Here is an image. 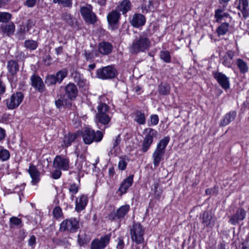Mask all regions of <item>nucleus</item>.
<instances>
[{
	"instance_id": "obj_1",
	"label": "nucleus",
	"mask_w": 249,
	"mask_h": 249,
	"mask_svg": "<svg viewBox=\"0 0 249 249\" xmlns=\"http://www.w3.org/2000/svg\"><path fill=\"white\" fill-rule=\"evenodd\" d=\"M151 46V42L147 35L143 33L133 40L128 50L131 54H136L140 52H144L148 50Z\"/></svg>"
},
{
	"instance_id": "obj_2",
	"label": "nucleus",
	"mask_w": 249,
	"mask_h": 249,
	"mask_svg": "<svg viewBox=\"0 0 249 249\" xmlns=\"http://www.w3.org/2000/svg\"><path fill=\"white\" fill-rule=\"evenodd\" d=\"M169 141L170 138L169 137H165L160 140L158 143L156 148L152 154L153 164L155 167H158L160 161L163 160L165 148Z\"/></svg>"
},
{
	"instance_id": "obj_3",
	"label": "nucleus",
	"mask_w": 249,
	"mask_h": 249,
	"mask_svg": "<svg viewBox=\"0 0 249 249\" xmlns=\"http://www.w3.org/2000/svg\"><path fill=\"white\" fill-rule=\"evenodd\" d=\"M81 136L86 144H90L93 142H98L101 141L103 133L100 130L95 132L90 128L86 127L82 131Z\"/></svg>"
},
{
	"instance_id": "obj_4",
	"label": "nucleus",
	"mask_w": 249,
	"mask_h": 249,
	"mask_svg": "<svg viewBox=\"0 0 249 249\" xmlns=\"http://www.w3.org/2000/svg\"><path fill=\"white\" fill-rule=\"evenodd\" d=\"M79 228V220L74 217H71L64 220L60 223L59 231L61 232L75 233Z\"/></svg>"
},
{
	"instance_id": "obj_5",
	"label": "nucleus",
	"mask_w": 249,
	"mask_h": 249,
	"mask_svg": "<svg viewBox=\"0 0 249 249\" xmlns=\"http://www.w3.org/2000/svg\"><path fill=\"white\" fill-rule=\"evenodd\" d=\"M131 238L137 244H141L144 241V229L139 223H134L130 228Z\"/></svg>"
},
{
	"instance_id": "obj_6",
	"label": "nucleus",
	"mask_w": 249,
	"mask_h": 249,
	"mask_svg": "<svg viewBox=\"0 0 249 249\" xmlns=\"http://www.w3.org/2000/svg\"><path fill=\"white\" fill-rule=\"evenodd\" d=\"M144 131L146 134L143 138L141 150L146 153L149 149L153 142V139L156 137L158 133L156 130L151 128H146Z\"/></svg>"
},
{
	"instance_id": "obj_7",
	"label": "nucleus",
	"mask_w": 249,
	"mask_h": 249,
	"mask_svg": "<svg viewBox=\"0 0 249 249\" xmlns=\"http://www.w3.org/2000/svg\"><path fill=\"white\" fill-rule=\"evenodd\" d=\"M117 74V70L112 66L104 67L96 71L97 77L103 80L113 79Z\"/></svg>"
},
{
	"instance_id": "obj_8",
	"label": "nucleus",
	"mask_w": 249,
	"mask_h": 249,
	"mask_svg": "<svg viewBox=\"0 0 249 249\" xmlns=\"http://www.w3.org/2000/svg\"><path fill=\"white\" fill-rule=\"evenodd\" d=\"M24 97V94L22 92L14 93L9 98L5 101L7 107L11 110L17 108L22 103Z\"/></svg>"
},
{
	"instance_id": "obj_9",
	"label": "nucleus",
	"mask_w": 249,
	"mask_h": 249,
	"mask_svg": "<svg viewBox=\"0 0 249 249\" xmlns=\"http://www.w3.org/2000/svg\"><path fill=\"white\" fill-rule=\"evenodd\" d=\"M80 12L87 23L94 24L97 21V17L92 12V7L90 5L82 7L80 9Z\"/></svg>"
},
{
	"instance_id": "obj_10",
	"label": "nucleus",
	"mask_w": 249,
	"mask_h": 249,
	"mask_svg": "<svg viewBox=\"0 0 249 249\" xmlns=\"http://www.w3.org/2000/svg\"><path fill=\"white\" fill-rule=\"evenodd\" d=\"M111 233L106 234L101 237L99 239L93 240L90 245V249H103L105 248L109 243L111 238Z\"/></svg>"
},
{
	"instance_id": "obj_11",
	"label": "nucleus",
	"mask_w": 249,
	"mask_h": 249,
	"mask_svg": "<svg viewBox=\"0 0 249 249\" xmlns=\"http://www.w3.org/2000/svg\"><path fill=\"white\" fill-rule=\"evenodd\" d=\"M130 209L129 205H124L118 208L116 212H111L108 215V219L110 220L116 221L117 219L121 220L124 218L127 214Z\"/></svg>"
},
{
	"instance_id": "obj_12",
	"label": "nucleus",
	"mask_w": 249,
	"mask_h": 249,
	"mask_svg": "<svg viewBox=\"0 0 249 249\" xmlns=\"http://www.w3.org/2000/svg\"><path fill=\"white\" fill-rule=\"evenodd\" d=\"M53 166L56 169L67 171L70 168V160L67 158L57 155L53 160Z\"/></svg>"
},
{
	"instance_id": "obj_13",
	"label": "nucleus",
	"mask_w": 249,
	"mask_h": 249,
	"mask_svg": "<svg viewBox=\"0 0 249 249\" xmlns=\"http://www.w3.org/2000/svg\"><path fill=\"white\" fill-rule=\"evenodd\" d=\"M121 14L117 10H113L109 12L107 16V22L112 30H116L118 28L119 21Z\"/></svg>"
},
{
	"instance_id": "obj_14",
	"label": "nucleus",
	"mask_w": 249,
	"mask_h": 249,
	"mask_svg": "<svg viewBox=\"0 0 249 249\" xmlns=\"http://www.w3.org/2000/svg\"><path fill=\"white\" fill-rule=\"evenodd\" d=\"M200 218L204 228H213L215 223L213 215L210 211H206L200 214Z\"/></svg>"
},
{
	"instance_id": "obj_15",
	"label": "nucleus",
	"mask_w": 249,
	"mask_h": 249,
	"mask_svg": "<svg viewBox=\"0 0 249 249\" xmlns=\"http://www.w3.org/2000/svg\"><path fill=\"white\" fill-rule=\"evenodd\" d=\"M213 75L223 89H229L230 82L229 78L226 75L222 72L213 71Z\"/></svg>"
},
{
	"instance_id": "obj_16",
	"label": "nucleus",
	"mask_w": 249,
	"mask_h": 249,
	"mask_svg": "<svg viewBox=\"0 0 249 249\" xmlns=\"http://www.w3.org/2000/svg\"><path fill=\"white\" fill-rule=\"evenodd\" d=\"M65 97L70 101L74 100L77 96L78 89L73 83H69L65 88Z\"/></svg>"
},
{
	"instance_id": "obj_17",
	"label": "nucleus",
	"mask_w": 249,
	"mask_h": 249,
	"mask_svg": "<svg viewBox=\"0 0 249 249\" xmlns=\"http://www.w3.org/2000/svg\"><path fill=\"white\" fill-rule=\"evenodd\" d=\"M31 85L36 90L40 92H43L45 90V85L41 78L35 74L32 75L30 78Z\"/></svg>"
},
{
	"instance_id": "obj_18",
	"label": "nucleus",
	"mask_w": 249,
	"mask_h": 249,
	"mask_svg": "<svg viewBox=\"0 0 249 249\" xmlns=\"http://www.w3.org/2000/svg\"><path fill=\"white\" fill-rule=\"evenodd\" d=\"M246 212L244 209L241 208H238L235 213L230 216L229 222L232 225H236L239 221L245 219Z\"/></svg>"
},
{
	"instance_id": "obj_19",
	"label": "nucleus",
	"mask_w": 249,
	"mask_h": 249,
	"mask_svg": "<svg viewBox=\"0 0 249 249\" xmlns=\"http://www.w3.org/2000/svg\"><path fill=\"white\" fill-rule=\"evenodd\" d=\"M145 21V18L143 15L135 14L130 20V23L133 27L138 28L144 25Z\"/></svg>"
},
{
	"instance_id": "obj_20",
	"label": "nucleus",
	"mask_w": 249,
	"mask_h": 249,
	"mask_svg": "<svg viewBox=\"0 0 249 249\" xmlns=\"http://www.w3.org/2000/svg\"><path fill=\"white\" fill-rule=\"evenodd\" d=\"M28 173L32 178V183L33 185H35L39 182L40 173L36 166L31 164L28 169Z\"/></svg>"
},
{
	"instance_id": "obj_21",
	"label": "nucleus",
	"mask_w": 249,
	"mask_h": 249,
	"mask_svg": "<svg viewBox=\"0 0 249 249\" xmlns=\"http://www.w3.org/2000/svg\"><path fill=\"white\" fill-rule=\"evenodd\" d=\"M133 175H129L121 183L118 189L121 195L125 193L127 189L132 185L133 182Z\"/></svg>"
},
{
	"instance_id": "obj_22",
	"label": "nucleus",
	"mask_w": 249,
	"mask_h": 249,
	"mask_svg": "<svg viewBox=\"0 0 249 249\" xmlns=\"http://www.w3.org/2000/svg\"><path fill=\"white\" fill-rule=\"evenodd\" d=\"M55 105L58 109L62 107H69L71 106V102L65 97L64 94H60L58 96V99L55 101Z\"/></svg>"
},
{
	"instance_id": "obj_23",
	"label": "nucleus",
	"mask_w": 249,
	"mask_h": 249,
	"mask_svg": "<svg viewBox=\"0 0 249 249\" xmlns=\"http://www.w3.org/2000/svg\"><path fill=\"white\" fill-rule=\"evenodd\" d=\"M236 116V112L231 111L225 114L220 123V126H225L233 121Z\"/></svg>"
},
{
	"instance_id": "obj_24",
	"label": "nucleus",
	"mask_w": 249,
	"mask_h": 249,
	"mask_svg": "<svg viewBox=\"0 0 249 249\" xmlns=\"http://www.w3.org/2000/svg\"><path fill=\"white\" fill-rule=\"evenodd\" d=\"M7 68L8 72L12 76H15L19 71V66L15 60H9L7 62Z\"/></svg>"
},
{
	"instance_id": "obj_25",
	"label": "nucleus",
	"mask_w": 249,
	"mask_h": 249,
	"mask_svg": "<svg viewBox=\"0 0 249 249\" xmlns=\"http://www.w3.org/2000/svg\"><path fill=\"white\" fill-rule=\"evenodd\" d=\"M112 50V45L107 42H101L98 45V51L103 55H107L111 53Z\"/></svg>"
},
{
	"instance_id": "obj_26",
	"label": "nucleus",
	"mask_w": 249,
	"mask_h": 249,
	"mask_svg": "<svg viewBox=\"0 0 249 249\" xmlns=\"http://www.w3.org/2000/svg\"><path fill=\"white\" fill-rule=\"evenodd\" d=\"M71 76L73 81L78 85L79 88L84 87L87 83V80L84 78L83 75L77 71H74L71 73Z\"/></svg>"
},
{
	"instance_id": "obj_27",
	"label": "nucleus",
	"mask_w": 249,
	"mask_h": 249,
	"mask_svg": "<svg viewBox=\"0 0 249 249\" xmlns=\"http://www.w3.org/2000/svg\"><path fill=\"white\" fill-rule=\"evenodd\" d=\"M78 134L76 133H69L66 135L63 140L62 146L63 147H68L77 139Z\"/></svg>"
},
{
	"instance_id": "obj_28",
	"label": "nucleus",
	"mask_w": 249,
	"mask_h": 249,
	"mask_svg": "<svg viewBox=\"0 0 249 249\" xmlns=\"http://www.w3.org/2000/svg\"><path fill=\"white\" fill-rule=\"evenodd\" d=\"M96 123L99 126V124L107 125L110 122L111 116L109 114H104L97 113L96 115Z\"/></svg>"
},
{
	"instance_id": "obj_29",
	"label": "nucleus",
	"mask_w": 249,
	"mask_h": 249,
	"mask_svg": "<svg viewBox=\"0 0 249 249\" xmlns=\"http://www.w3.org/2000/svg\"><path fill=\"white\" fill-rule=\"evenodd\" d=\"M88 199L87 196L82 195L79 198V201H76L75 210L80 212L83 210L87 205Z\"/></svg>"
},
{
	"instance_id": "obj_30",
	"label": "nucleus",
	"mask_w": 249,
	"mask_h": 249,
	"mask_svg": "<svg viewBox=\"0 0 249 249\" xmlns=\"http://www.w3.org/2000/svg\"><path fill=\"white\" fill-rule=\"evenodd\" d=\"M131 4L129 0H124L117 6V11L122 12L123 15L125 14L128 11L131 9Z\"/></svg>"
},
{
	"instance_id": "obj_31",
	"label": "nucleus",
	"mask_w": 249,
	"mask_h": 249,
	"mask_svg": "<svg viewBox=\"0 0 249 249\" xmlns=\"http://www.w3.org/2000/svg\"><path fill=\"white\" fill-rule=\"evenodd\" d=\"M234 56V52L231 50L228 51L223 57L222 64L227 67H231L232 63V59Z\"/></svg>"
},
{
	"instance_id": "obj_32",
	"label": "nucleus",
	"mask_w": 249,
	"mask_h": 249,
	"mask_svg": "<svg viewBox=\"0 0 249 249\" xmlns=\"http://www.w3.org/2000/svg\"><path fill=\"white\" fill-rule=\"evenodd\" d=\"M134 121L139 124H145V117L144 113L140 110H137L135 111Z\"/></svg>"
},
{
	"instance_id": "obj_33",
	"label": "nucleus",
	"mask_w": 249,
	"mask_h": 249,
	"mask_svg": "<svg viewBox=\"0 0 249 249\" xmlns=\"http://www.w3.org/2000/svg\"><path fill=\"white\" fill-rule=\"evenodd\" d=\"M229 24L224 22L219 26L216 29V33L218 36H224L227 34L229 29Z\"/></svg>"
},
{
	"instance_id": "obj_34",
	"label": "nucleus",
	"mask_w": 249,
	"mask_h": 249,
	"mask_svg": "<svg viewBox=\"0 0 249 249\" xmlns=\"http://www.w3.org/2000/svg\"><path fill=\"white\" fill-rule=\"evenodd\" d=\"M236 64L242 73H245L248 71V66L247 63L243 60L238 58L236 61Z\"/></svg>"
},
{
	"instance_id": "obj_35",
	"label": "nucleus",
	"mask_w": 249,
	"mask_h": 249,
	"mask_svg": "<svg viewBox=\"0 0 249 249\" xmlns=\"http://www.w3.org/2000/svg\"><path fill=\"white\" fill-rule=\"evenodd\" d=\"M2 32L7 36L13 35L15 31V26L13 23L11 22L8 24L1 27Z\"/></svg>"
},
{
	"instance_id": "obj_36",
	"label": "nucleus",
	"mask_w": 249,
	"mask_h": 249,
	"mask_svg": "<svg viewBox=\"0 0 249 249\" xmlns=\"http://www.w3.org/2000/svg\"><path fill=\"white\" fill-rule=\"evenodd\" d=\"M98 112L97 113H102L104 114H110V107L105 103H100L97 107Z\"/></svg>"
},
{
	"instance_id": "obj_37",
	"label": "nucleus",
	"mask_w": 249,
	"mask_h": 249,
	"mask_svg": "<svg viewBox=\"0 0 249 249\" xmlns=\"http://www.w3.org/2000/svg\"><path fill=\"white\" fill-rule=\"evenodd\" d=\"M68 74V71L66 69H63L60 71H58L56 75H55V77L56 78V80L57 81L58 83H60L62 81V80L64 79L65 77Z\"/></svg>"
},
{
	"instance_id": "obj_38",
	"label": "nucleus",
	"mask_w": 249,
	"mask_h": 249,
	"mask_svg": "<svg viewBox=\"0 0 249 249\" xmlns=\"http://www.w3.org/2000/svg\"><path fill=\"white\" fill-rule=\"evenodd\" d=\"M170 91V86L166 83L161 84L159 86V93L162 95L169 94Z\"/></svg>"
},
{
	"instance_id": "obj_39",
	"label": "nucleus",
	"mask_w": 249,
	"mask_h": 249,
	"mask_svg": "<svg viewBox=\"0 0 249 249\" xmlns=\"http://www.w3.org/2000/svg\"><path fill=\"white\" fill-rule=\"evenodd\" d=\"M36 41L33 40H26L24 42V46L30 50H34L37 47Z\"/></svg>"
},
{
	"instance_id": "obj_40",
	"label": "nucleus",
	"mask_w": 249,
	"mask_h": 249,
	"mask_svg": "<svg viewBox=\"0 0 249 249\" xmlns=\"http://www.w3.org/2000/svg\"><path fill=\"white\" fill-rule=\"evenodd\" d=\"M121 141V136L120 135H118L116 137L115 140H114L113 143V147L109 151V153L111 155H114L115 154V152L117 150V147L120 143Z\"/></svg>"
},
{
	"instance_id": "obj_41",
	"label": "nucleus",
	"mask_w": 249,
	"mask_h": 249,
	"mask_svg": "<svg viewBox=\"0 0 249 249\" xmlns=\"http://www.w3.org/2000/svg\"><path fill=\"white\" fill-rule=\"evenodd\" d=\"M53 2L61 4L64 7H71L72 4V0H53Z\"/></svg>"
},
{
	"instance_id": "obj_42",
	"label": "nucleus",
	"mask_w": 249,
	"mask_h": 249,
	"mask_svg": "<svg viewBox=\"0 0 249 249\" xmlns=\"http://www.w3.org/2000/svg\"><path fill=\"white\" fill-rule=\"evenodd\" d=\"M45 83L47 85V86H51L55 85L57 83V81L55 77V75H48L45 79Z\"/></svg>"
},
{
	"instance_id": "obj_43",
	"label": "nucleus",
	"mask_w": 249,
	"mask_h": 249,
	"mask_svg": "<svg viewBox=\"0 0 249 249\" xmlns=\"http://www.w3.org/2000/svg\"><path fill=\"white\" fill-rule=\"evenodd\" d=\"M12 17L11 14L7 12H0V20L2 22L9 21Z\"/></svg>"
},
{
	"instance_id": "obj_44",
	"label": "nucleus",
	"mask_w": 249,
	"mask_h": 249,
	"mask_svg": "<svg viewBox=\"0 0 249 249\" xmlns=\"http://www.w3.org/2000/svg\"><path fill=\"white\" fill-rule=\"evenodd\" d=\"M160 56L165 62L169 63L171 61V56L169 52L168 51H161Z\"/></svg>"
},
{
	"instance_id": "obj_45",
	"label": "nucleus",
	"mask_w": 249,
	"mask_h": 249,
	"mask_svg": "<svg viewBox=\"0 0 249 249\" xmlns=\"http://www.w3.org/2000/svg\"><path fill=\"white\" fill-rule=\"evenodd\" d=\"M10 158L9 152L6 149H1L0 150V160L2 161H5Z\"/></svg>"
},
{
	"instance_id": "obj_46",
	"label": "nucleus",
	"mask_w": 249,
	"mask_h": 249,
	"mask_svg": "<svg viewBox=\"0 0 249 249\" xmlns=\"http://www.w3.org/2000/svg\"><path fill=\"white\" fill-rule=\"evenodd\" d=\"M69 190L70 193L71 194V197L73 198L74 195L78 192L79 190V186L75 183H73L70 185Z\"/></svg>"
},
{
	"instance_id": "obj_47",
	"label": "nucleus",
	"mask_w": 249,
	"mask_h": 249,
	"mask_svg": "<svg viewBox=\"0 0 249 249\" xmlns=\"http://www.w3.org/2000/svg\"><path fill=\"white\" fill-rule=\"evenodd\" d=\"M155 191H154V196L155 198L158 199H160L161 198V195L162 193V190L161 188L159 187L158 184L155 185Z\"/></svg>"
},
{
	"instance_id": "obj_48",
	"label": "nucleus",
	"mask_w": 249,
	"mask_h": 249,
	"mask_svg": "<svg viewBox=\"0 0 249 249\" xmlns=\"http://www.w3.org/2000/svg\"><path fill=\"white\" fill-rule=\"evenodd\" d=\"M159 121V119L158 116L157 115H152L150 116V123H149L148 124V125H156L158 124Z\"/></svg>"
},
{
	"instance_id": "obj_49",
	"label": "nucleus",
	"mask_w": 249,
	"mask_h": 249,
	"mask_svg": "<svg viewBox=\"0 0 249 249\" xmlns=\"http://www.w3.org/2000/svg\"><path fill=\"white\" fill-rule=\"evenodd\" d=\"M53 215L56 218H58L63 214L62 210L60 207H55L53 210Z\"/></svg>"
},
{
	"instance_id": "obj_50",
	"label": "nucleus",
	"mask_w": 249,
	"mask_h": 249,
	"mask_svg": "<svg viewBox=\"0 0 249 249\" xmlns=\"http://www.w3.org/2000/svg\"><path fill=\"white\" fill-rule=\"evenodd\" d=\"M77 241L78 244L82 246L87 243V240L86 239V235L84 233L81 234V231L78 235Z\"/></svg>"
},
{
	"instance_id": "obj_51",
	"label": "nucleus",
	"mask_w": 249,
	"mask_h": 249,
	"mask_svg": "<svg viewBox=\"0 0 249 249\" xmlns=\"http://www.w3.org/2000/svg\"><path fill=\"white\" fill-rule=\"evenodd\" d=\"M117 244L116 245L117 249H124V242L123 237H119L117 238Z\"/></svg>"
},
{
	"instance_id": "obj_52",
	"label": "nucleus",
	"mask_w": 249,
	"mask_h": 249,
	"mask_svg": "<svg viewBox=\"0 0 249 249\" xmlns=\"http://www.w3.org/2000/svg\"><path fill=\"white\" fill-rule=\"evenodd\" d=\"M10 222L12 224L16 226H18L22 223L21 219L14 216L12 217L10 219Z\"/></svg>"
},
{
	"instance_id": "obj_53",
	"label": "nucleus",
	"mask_w": 249,
	"mask_h": 249,
	"mask_svg": "<svg viewBox=\"0 0 249 249\" xmlns=\"http://www.w3.org/2000/svg\"><path fill=\"white\" fill-rule=\"evenodd\" d=\"M63 19L65 20L69 25H73L71 17L70 14L65 13L63 15Z\"/></svg>"
},
{
	"instance_id": "obj_54",
	"label": "nucleus",
	"mask_w": 249,
	"mask_h": 249,
	"mask_svg": "<svg viewBox=\"0 0 249 249\" xmlns=\"http://www.w3.org/2000/svg\"><path fill=\"white\" fill-rule=\"evenodd\" d=\"M223 10L220 9H217L215 11L214 17L216 18L217 22H218L219 20L223 18V16L221 14Z\"/></svg>"
},
{
	"instance_id": "obj_55",
	"label": "nucleus",
	"mask_w": 249,
	"mask_h": 249,
	"mask_svg": "<svg viewBox=\"0 0 249 249\" xmlns=\"http://www.w3.org/2000/svg\"><path fill=\"white\" fill-rule=\"evenodd\" d=\"M126 162L124 159H122L119 162L118 168L120 170L122 171L124 170L126 168Z\"/></svg>"
},
{
	"instance_id": "obj_56",
	"label": "nucleus",
	"mask_w": 249,
	"mask_h": 249,
	"mask_svg": "<svg viewBox=\"0 0 249 249\" xmlns=\"http://www.w3.org/2000/svg\"><path fill=\"white\" fill-rule=\"evenodd\" d=\"M36 0H26L24 4L28 7H33L36 4Z\"/></svg>"
},
{
	"instance_id": "obj_57",
	"label": "nucleus",
	"mask_w": 249,
	"mask_h": 249,
	"mask_svg": "<svg viewBox=\"0 0 249 249\" xmlns=\"http://www.w3.org/2000/svg\"><path fill=\"white\" fill-rule=\"evenodd\" d=\"M61 171L59 169L55 170L52 173V177L54 179L59 178L61 175Z\"/></svg>"
},
{
	"instance_id": "obj_58",
	"label": "nucleus",
	"mask_w": 249,
	"mask_h": 249,
	"mask_svg": "<svg viewBox=\"0 0 249 249\" xmlns=\"http://www.w3.org/2000/svg\"><path fill=\"white\" fill-rule=\"evenodd\" d=\"M239 4L238 6V8L240 9L241 7H245L249 6L248 0H239Z\"/></svg>"
},
{
	"instance_id": "obj_59",
	"label": "nucleus",
	"mask_w": 249,
	"mask_h": 249,
	"mask_svg": "<svg viewBox=\"0 0 249 249\" xmlns=\"http://www.w3.org/2000/svg\"><path fill=\"white\" fill-rule=\"evenodd\" d=\"M36 244V237L35 235H32L28 240V245L33 247Z\"/></svg>"
},
{
	"instance_id": "obj_60",
	"label": "nucleus",
	"mask_w": 249,
	"mask_h": 249,
	"mask_svg": "<svg viewBox=\"0 0 249 249\" xmlns=\"http://www.w3.org/2000/svg\"><path fill=\"white\" fill-rule=\"evenodd\" d=\"M248 7H242V8H240V10L242 13L243 16L245 18H247L249 16V13L248 11Z\"/></svg>"
},
{
	"instance_id": "obj_61",
	"label": "nucleus",
	"mask_w": 249,
	"mask_h": 249,
	"mask_svg": "<svg viewBox=\"0 0 249 249\" xmlns=\"http://www.w3.org/2000/svg\"><path fill=\"white\" fill-rule=\"evenodd\" d=\"M84 55L87 60L91 59L93 58L92 53L86 51H85Z\"/></svg>"
},
{
	"instance_id": "obj_62",
	"label": "nucleus",
	"mask_w": 249,
	"mask_h": 249,
	"mask_svg": "<svg viewBox=\"0 0 249 249\" xmlns=\"http://www.w3.org/2000/svg\"><path fill=\"white\" fill-rule=\"evenodd\" d=\"M5 130L3 128L0 127V141L3 140L5 138Z\"/></svg>"
},
{
	"instance_id": "obj_63",
	"label": "nucleus",
	"mask_w": 249,
	"mask_h": 249,
	"mask_svg": "<svg viewBox=\"0 0 249 249\" xmlns=\"http://www.w3.org/2000/svg\"><path fill=\"white\" fill-rule=\"evenodd\" d=\"M242 249H249V238L247 239L242 244Z\"/></svg>"
},
{
	"instance_id": "obj_64",
	"label": "nucleus",
	"mask_w": 249,
	"mask_h": 249,
	"mask_svg": "<svg viewBox=\"0 0 249 249\" xmlns=\"http://www.w3.org/2000/svg\"><path fill=\"white\" fill-rule=\"evenodd\" d=\"M5 91V87L2 81L0 79V94H3Z\"/></svg>"
}]
</instances>
